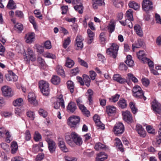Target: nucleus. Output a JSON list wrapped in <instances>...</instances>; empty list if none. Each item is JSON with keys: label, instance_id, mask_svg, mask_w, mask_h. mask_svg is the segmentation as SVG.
I'll return each mask as SVG.
<instances>
[{"label": "nucleus", "instance_id": "nucleus-32", "mask_svg": "<svg viewBox=\"0 0 161 161\" xmlns=\"http://www.w3.org/2000/svg\"><path fill=\"white\" fill-rule=\"evenodd\" d=\"M67 85L68 90L70 91L71 93H73L74 87V85L73 82L71 80H69L67 82Z\"/></svg>", "mask_w": 161, "mask_h": 161}, {"label": "nucleus", "instance_id": "nucleus-30", "mask_svg": "<svg viewBox=\"0 0 161 161\" xmlns=\"http://www.w3.org/2000/svg\"><path fill=\"white\" fill-rule=\"evenodd\" d=\"M126 60L125 61V63L129 67H132L134 65V62L131 59V56L128 55L126 57Z\"/></svg>", "mask_w": 161, "mask_h": 161}, {"label": "nucleus", "instance_id": "nucleus-47", "mask_svg": "<svg viewBox=\"0 0 161 161\" xmlns=\"http://www.w3.org/2000/svg\"><path fill=\"white\" fill-rule=\"evenodd\" d=\"M14 29L18 31L21 32L23 29V26L21 23H17L14 25Z\"/></svg>", "mask_w": 161, "mask_h": 161}, {"label": "nucleus", "instance_id": "nucleus-15", "mask_svg": "<svg viewBox=\"0 0 161 161\" xmlns=\"http://www.w3.org/2000/svg\"><path fill=\"white\" fill-rule=\"evenodd\" d=\"M47 142L50 152L51 153H53L55 151L56 148L55 143L52 140L50 139L47 140Z\"/></svg>", "mask_w": 161, "mask_h": 161}, {"label": "nucleus", "instance_id": "nucleus-58", "mask_svg": "<svg viewBox=\"0 0 161 161\" xmlns=\"http://www.w3.org/2000/svg\"><path fill=\"white\" fill-rule=\"evenodd\" d=\"M27 115L31 119L33 120L34 118L35 114L33 112L28 111L27 113Z\"/></svg>", "mask_w": 161, "mask_h": 161}, {"label": "nucleus", "instance_id": "nucleus-14", "mask_svg": "<svg viewBox=\"0 0 161 161\" xmlns=\"http://www.w3.org/2000/svg\"><path fill=\"white\" fill-rule=\"evenodd\" d=\"M35 34L34 32H29L25 36V39L27 43H31L33 41L35 38Z\"/></svg>", "mask_w": 161, "mask_h": 161}, {"label": "nucleus", "instance_id": "nucleus-35", "mask_svg": "<svg viewBox=\"0 0 161 161\" xmlns=\"http://www.w3.org/2000/svg\"><path fill=\"white\" fill-rule=\"evenodd\" d=\"M23 104V99L19 98L15 100L13 102V105L14 106H20Z\"/></svg>", "mask_w": 161, "mask_h": 161}, {"label": "nucleus", "instance_id": "nucleus-55", "mask_svg": "<svg viewBox=\"0 0 161 161\" xmlns=\"http://www.w3.org/2000/svg\"><path fill=\"white\" fill-rule=\"evenodd\" d=\"M44 157V154L42 153H41L38 154L36 158V161H41L43 159Z\"/></svg>", "mask_w": 161, "mask_h": 161}, {"label": "nucleus", "instance_id": "nucleus-54", "mask_svg": "<svg viewBox=\"0 0 161 161\" xmlns=\"http://www.w3.org/2000/svg\"><path fill=\"white\" fill-rule=\"evenodd\" d=\"M142 84L145 86H147L149 84V80L145 78H142Z\"/></svg>", "mask_w": 161, "mask_h": 161}, {"label": "nucleus", "instance_id": "nucleus-28", "mask_svg": "<svg viewBox=\"0 0 161 161\" xmlns=\"http://www.w3.org/2000/svg\"><path fill=\"white\" fill-rule=\"evenodd\" d=\"M74 62L73 60L68 57L66 58V62L65 64L66 67L69 68H71L74 65Z\"/></svg>", "mask_w": 161, "mask_h": 161}, {"label": "nucleus", "instance_id": "nucleus-4", "mask_svg": "<svg viewBox=\"0 0 161 161\" xmlns=\"http://www.w3.org/2000/svg\"><path fill=\"white\" fill-rule=\"evenodd\" d=\"M80 120V119L79 117L72 116L69 118L68 123L71 127H75L78 124H79Z\"/></svg>", "mask_w": 161, "mask_h": 161}, {"label": "nucleus", "instance_id": "nucleus-12", "mask_svg": "<svg viewBox=\"0 0 161 161\" xmlns=\"http://www.w3.org/2000/svg\"><path fill=\"white\" fill-rule=\"evenodd\" d=\"M84 39L82 36L78 35L76 38L75 46L77 47L82 48L83 46V41Z\"/></svg>", "mask_w": 161, "mask_h": 161}, {"label": "nucleus", "instance_id": "nucleus-37", "mask_svg": "<svg viewBox=\"0 0 161 161\" xmlns=\"http://www.w3.org/2000/svg\"><path fill=\"white\" fill-rule=\"evenodd\" d=\"M29 56H26L24 58L25 60L28 62L30 60L31 61H34L36 60V58L34 53H32L31 54H28Z\"/></svg>", "mask_w": 161, "mask_h": 161}, {"label": "nucleus", "instance_id": "nucleus-6", "mask_svg": "<svg viewBox=\"0 0 161 161\" xmlns=\"http://www.w3.org/2000/svg\"><path fill=\"white\" fill-rule=\"evenodd\" d=\"M125 128L122 123L119 122L116 123L114 128L115 134L118 135L122 134L124 131Z\"/></svg>", "mask_w": 161, "mask_h": 161}, {"label": "nucleus", "instance_id": "nucleus-21", "mask_svg": "<svg viewBox=\"0 0 161 161\" xmlns=\"http://www.w3.org/2000/svg\"><path fill=\"white\" fill-rule=\"evenodd\" d=\"M28 100L29 102L31 103L34 105H36V100L35 94L32 92L29 93L28 95Z\"/></svg>", "mask_w": 161, "mask_h": 161}, {"label": "nucleus", "instance_id": "nucleus-39", "mask_svg": "<svg viewBox=\"0 0 161 161\" xmlns=\"http://www.w3.org/2000/svg\"><path fill=\"white\" fill-rule=\"evenodd\" d=\"M7 7L10 9H14L16 8V5L13 0H9Z\"/></svg>", "mask_w": 161, "mask_h": 161}, {"label": "nucleus", "instance_id": "nucleus-8", "mask_svg": "<svg viewBox=\"0 0 161 161\" xmlns=\"http://www.w3.org/2000/svg\"><path fill=\"white\" fill-rule=\"evenodd\" d=\"M76 101L77 105L79 106V108L83 114L87 117H88L90 116V112L87 109L86 107H85L84 105L80 104L82 103L81 100L79 98L76 100Z\"/></svg>", "mask_w": 161, "mask_h": 161}, {"label": "nucleus", "instance_id": "nucleus-59", "mask_svg": "<svg viewBox=\"0 0 161 161\" xmlns=\"http://www.w3.org/2000/svg\"><path fill=\"white\" fill-rule=\"evenodd\" d=\"M115 25L114 23L109 24L108 27V31L112 33L114 30Z\"/></svg>", "mask_w": 161, "mask_h": 161}, {"label": "nucleus", "instance_id": "nucleus-44", "mask_svg": "<svg viewBox=\"0 0 161 161\" xmlns=\"http://www.w3.org/2000/svg\"><path fill=\"white\" fill-rule=\"evenodd\" d=\"M86 94L88 95V99L90 103V104L92 103V96L93 94V92L92 90L89 89L87 91Z\"/></svg>", "mask_w": 161, "mask_h": 161}, {"label": "nucleus", "instance_id": "nucleus-34", "mask_svg": "<svg viewBox=\"0 0 161 161\" xmlns=\"http://www.w3.org/2000/svg\"><path fill=\"white\" fill-rule=\"evenodd\" d=\"M51 81L53 84L58 85L60 83V79L58 76L54 75L52 77Z\"/></svg>", "mask_w": 161, "mask_h": 161}, {"label": "nucleus", "instance_id": "nucleus-23", "mask_svg": "<svg viewBox=\"0 0 161 161\" xmlns=\"http://www.w3.org/2000/svg\"><path fill=\"white\" fill-rule=\"evenodd\" d=\"M96 158V161H103L107 158V156L104 152H101L97 154Z\"/></svg>", "mask_w": 161, "mask_h": 161}, {"label": "nucleus", "instance_id": "nucleus-36", "mask_svg": "<svg viewBox=\"0 0 161 161\" xmlns=\"http://www.w3.org/2000/svg\"><path fill=\"white\" fill-rule=\"evenodd\" d=\"M83 77L85 85L87 87H89L90 85V83L91 82L90 78L89 76L86 75H83Z\"/></svg>", "mask_w": 161, "mask_h": 161}, {"label": "nucleus", "instance_id": "nucleus-19", "mask_svg": "<svg viewBox=\"0 0 161 161\" xmlns=\"http://www.w3.org/2000/svg\"><path fill=\"white\" fill-rule=\"evenodd\" d=\"M76 2L75 3L77 4L74 6V8L75 10L78 11L79 14H82L83 13L82 4L79 0H76Z\"/></svg>", "mask_w": 161, "mask_h": 161}, {"label": "nucleus", "instance_id": "nucleus-16", "mask_svg": "<svg viewBox=\"0 0 161 161\" xmlns=\"http://www.w3.org/2000/svg\"><path fill=\"white\" fill-rule=\"evenodd\" d=\"M58 145L61 149L64 152L68 151V149L66 147L65 143L63 138L59 137L58 138Z\"/></svg>", "mask_w": 161, "mask_h": 161}, {"label": "nucleus", "instance_id": "nucleus-62", "mask_svg": "<svg viewBox=\"0 0 161 161\" xmlns=\"http://www.w3.org/2000/svg\"><path fill=\"white\" fill-rule=\"evenodd\" d=\"M147 60L146 61H144L143 63H147L148 64V66L151 69H153V63L152 61H151L150 59L147 58Z\"/></svg>", "mask_w": 161, "mask_h": 161}, {"label": "nucleus", "instance_id": "nucleus-24", "mask_svg": "<svg viewBox=\"0 0 161 161\" xmlns=\"http://www.w3.org/2000/svg\"><path fill=\"white\" fill-rule=\"evenodd\" d=\"M119 107L122 108H124L127 106L126 100L123 98H120L117 103Z\"/></svg>", "mask_w": 161, "mask_h": 161}, {"label": "nucleus", "instance_id": "nucleus-50", "mask_svg": "<svg viewBox=\"0 0 161 161\" xmlns=\"http://www.w3.org/2000/svg\"><path fill=\"white\" fill-rule=\"evenodd\" d=\"M143 91L141 87L138 86H135L132 89L133 93Z\"/></svg>", "mask_w": 161, "mask_h": 161}, {"label": "nucleus", "instance_id": "nucleus-51", "mask_svg": "<svg viewBox=\"0 0 161 161\" xmlns=\"http://www.w3.org/2000/svg\"><path fill=\"white\" fill-rule=\"evenodd\" d=\"M42 136L37 131L35 132V134L34 136V139L36 142L39 141L41 139Z\"/></svg>", "mask_w": 161, "mask_h": 161}, {"label": "nucleus", "instance_id": "nucleus-29", "mask_svg": "<svg viewBox=\"0 0 161 161\" xmlns=\"http://www.w3.org/2000/svg\"><path fill=\"white\" fill-rule=\"evenodd\" d=\"M116 111V108L113 106H108L106 107V111L109 115L115 113Z\"/></svg>", "mask_w": 161, "mask_h": 161}, {"label": "nucleus", "instance_id": "nucleus-1", "mask_svg": "<svg viewBox=\"0 0 161 161\" xmlns=\"http://www.w3.org/2000/svg\"><path fill=\"white\" fill-rule=\"evenodd\" d=\"M65 139L67 143L71 146H73L75 144L80 146L82 142L81 138L75 132H72L70 136L66 135Z\"/></svg>", "mask_w": 161, "mask_h": 161}, {"label": "nucleus", "instance_id": "nucleus-40", "mask_svg": "<svg viewBox=\"0 0 161 161\" xmlns=\"http://www.w3.org/2000/svg\"><path fill=\"white\" fill-rule=\"evenodd\" d=\"M56 69L58 74H59L63 77L64 76V72L61 66L60 65L57 66Z\"/></svg>", "mask_w": 161, "mask_h": 161}, {"label": "nucleus", "instance_id": "nucleus-27", "mask_svg": "<svg viewBox=\"0 0 161 161\" xmlns=\"http://www.w3.org/2000/svg\"><path fill=\"white\" fill-rule=\"evenodd\" d=\"M87 33L88 37L90 38L88 41L87 43L89 44H90L93 41V37L94 36V33L90 29L87 30Z\"/></svg>", "mask_w": 161, "mask_h": 161}, {"label": "nucleus", "instance_id": "nucleus-11", "mask_svg": "<svg viewBox=\"0 0 161 161\" xmlns=\"http://www.w3.org/2000/svg\"><path fill=\"white\" fill-rule=\"evenodd\" d=\"M3 95L6 97H11L13 95V92L11 88L8 86H4L2 88Z\"/></svg>", "mask_w": 161, "mask_h": 161}, {"label": "nucleus", "instance_id": "nucleus-64", "mask_svg": "<svg viewBox=\"0 0 161 161\" xmlns=\"http://www.w3.org/2000/svg\"><path fill=\"white\" fill-rule=\"evenodd\" d=\"M158 133L159 135L157 137L156 140L157 142L159 144L161 143V130H159Z\"/></svg>", "mask_w": 161, "mask_h": 161}, {"label": "nucleus", "instance_id": "nucleus-5", "mask_svg": "<svg viewBox=\"0 0 161 161\" xmlns=\"http://www.w3.org/2000/svg\"><path fill=\"white\" fill-rule=\"evenodd\" d=\"M60 105L63 108H65L64 101L62 95H60L58 96L57 101L54 102L53 106L54 108L58 109L59 108Z\"/></svg>", "mask_w": 161, "mask_h": 161}, {"label": "nucleus", "instance_id": "nucleus-45", "mask_svg": "<svg viewBox=\"0 0 161 161\" xmlns=\"http://www.w3.org/2000/svg\"><path fill=\"white\" fill-rule=\"evenodd\" d=\"M106 148V146L100 142L97 143L95 146V148L96 150H99Z\"/></svg>", "mask_w": 161, "mask_h": 161}, {"label": "nucleus", "instance_id": "nucleus-3", "mask_svg": "<svg viewBox=\"0 0 161 161\" xmlns=\"http://www.w3.org/2000/svg\"><path fill=\"white\" fill-rule=\"evenodd\" d=\"M39 85L41 91L44 95L47 96L49 94L50 90L49 84L46 81L41 80L39 81Z\"/></svg>", "mask_w": 161, "mask_h": 161}, {"label": "nucleus", "instance_id": "nucleus-56", "mask_svg": "<svg viewBox=\"0 0 161 161\" xmlns=\"http://www.w3.org/2000/svg\"><path fill=\"white\" fill-rule=\"evenodd\" d=\"M44 47L47 49H50L52 47L51 42L49 41H47L44 43Z\"/></svg>", "mask_w": 161, "mask_h": 161}, {"label": "nucleus", "instance_id": "nucleus-48", "mask_svg": "<svg viewBox=\"0 0 161 161\" xmlns=\"http://www.w3.org/2000/svg\"><path fill=\"white\" fill-rule=\"evenodd\" d=\"M70 42L71 40L69 37H68L67 38L65 39L63 44V46L64 48L66 49L70 43Z\"/></svg>", "mask_w": 161, "mask_h": 161}, {"label": "nucleus", "instance_id": "nucleus-31", "mask_svg": "<svg viewBox=\"0 0 161 161\" xmlns=\"http://www.w3.org/2000/svg\"><path fill=\"white\" fill-rule=\"evenodd\" d=\"M129 7L133 8L135 10H137L140 7V4L134 1H131L129 3Z\"/></svg>", "mask_w": 161, "mask_h": 161}, {"label": "nucleus", "instance_id": "nucleus-61", "mask_svg": "<svg viewBox=\"0 0 161 161\" xmlns=\"http://www.w3.org/2000/svg\"><path fill=\"white\" fill-rule=\"evenodd\" d=\"M34 13L36 17L40 19H42V15L41 14V12L39 10H35L34 11Z\"/></svg>", "mask_w": 161, "mask_h": 161}, {"label": "nucleus", "instance_id": "nucleus-46", "mask_svg": "<svg viewBox=\"0 0 161 161\" xmlns=\"http://www.w3.org/2000/svg\"><path fill=\"white\" fill-rule=\"evenodd\" d=\"M78 62L81 66H83L86 68H87L88 67V65L87 63L80 58H78Z\"/></svg>", "mask_w": 161, "mask_h": 161}, {"label": "nucleus", "instance_id": "nucleus-53", "mask_svg": "<svg viewBox=\"0 0 161 161\" xmlns=\"http://www.w3.org/2000/svg\"><path fill=\"white\" fill-rule=\"evenodd\" d=\"M105 33L104 32H102L100 34V40L102 44H103L105 42Z\"/></svg>", "mask_w": 161, "mask_h": 161}, {"label": "nucleus", "instance_id": "nucleus-9", "mask_svg": "<svg viewBox=\"0 0 161 161\" xmlns=\"http://www.w3.org/2000/svg\"><path fill=\"white\" fill-rule=\"evenodd\" d=\"M123 119L128 123H131L132 121V118L130 112L126 110L122 112Z\"/></svg>", "mask_w": 161, "mask_h": 161}, {"label": "nucleus", "instance_id": "nucleus-25", "mask_svg": "<svg viewBox=\"0 0 161 161\" xmlns=\"http://www.w3.org/2000/svg\"><path fill=\"white\" fill-rule=\"evenodd\" d=\"M133 95L134 97L137 98H143L144 100H146L147 99L146 97L144 95L143 91L133 93Z\"/></svg>", "mask_w": 161, "mask_h": 161}, {"label": "nucleus", "instance_id": "nucleus-13", "mask_svg": "<svg viewBox=\"0 0 161 161\" xmlns=\"http://www.w3.org/2000/svg\"><path fill=\"white\" fill-rule=\"evenodd\" d=\"M6 79L8 81H16L17 80L18 77L12 71H10L9 73L5 75Z\"/></svg>", "mask_w": 161, "mask_h": 161}, {"label": "nucleus", "instance_id": "nucleus-22", "mask_svg": "<svg viewBox=\"0 0 161 161\" xmlns=\"http://www.w3.org/2000/svg\"><path fill=\"white\" fill-rule=\"evenodd\" d=\"M68 111L70 112L73 113L76 109L75 103L72 102H71L67 106Z\"/></svg>", "mask_w": 161, "mask_h": 161}, {"label": "nucleus", "instance_id": "nucleus-63", "mask_svg": "<svg viewBox=\"0 0 161 161\" xmlns=\"http://www.w3.org/2000/svg\"><path fill=\"white\" fill-rule=\"evenodd\" d=\"M25 138L26 140L28 141L30 140L31 136L30 132L28 130H27L25 133Z\"/></svg>", "mask_w": 161, "mask_h": 161}, {"label": "nucleus", "instance_id": "nucleus-43", "mask_svg": "<svg viewBox=\"0 0 161 161\" xmlns=\"http://www.w3.org/2000/svg\"><path fill=\"white\" fill-rule=\"evenodd\" d=\"M129 106L133 113L134 114H136L137 111V109L136 107L135 104L131 102L129 103Z\"/></svg>", "mask_w": 161, "mask_h": 161}, {"label": "nucleus", "instance_id": "nucleus-20", "mask_svg": "<svg viewBox=\"0 0 161 161\" xmlns=\"http://www.w3.org/2000/svg\"><path fill=\"white\" fill-rule=\"evenodd\" d=\"M92 7L94 9L97 8V6L104 5V0H92Z\"/></svg>", "mask_w": 161, "mask_h": 161}, {"label": "nucleus", "instance_id": "nucleus-49", "mask_svg": "<svg viewBox=\"0 0 161 161\" xmlns=\"http://www.w3.org/2000/svg\"><path fill=\"white\" fill-rule=\"evenodd\" d=\"M113 5L116 7L119 8L122 6L123 3L122 2L113 0Z\"/></svg>", "mask_w": 161, "mask_h": 161}, {"label": "nucleus", "instance_id": "nucleus-42", "mask_svg": "<svg viewBox=\"0 0 161 161\" xmlns=\"http://www.w3.org/2000/svg\"><path fill=\"white\" fill-rule=\"evenodd\" d=\"M12 153H15L17 151L18 148V146L17 143L16 142H13L11 143V146Z\"/></svg>", "mask_w": 161, "mask_h": 161}, {"label": "nucleus", "instance_id": "nucleus-33", "mask_svg": "<svg viewBox=\"0 0 161 161\" xmlns=\"http://www.w3.org/2000/svg\"><path fill=\"white\" fill-rule=\"evenodd\" d=\"M143 42L141 40H138L136 44H132L133 50L134 51L135 48H139L141 47L143 45Z\"/></svg>", "mask_w": 161, "mask_h": 161}, {"label": "nucleus", "instance_id": "nucleus-57", "mask_svg": "<svg viewBox=\"0 0 161 161\" xmlns=\"http://www.w3.org/2000/svg\"><path fill=\"white\" fill-rule=\"evenodd\" d=\"M39 113L44 118L46 117L47 115V112L43 109H40L39 111Z\"/></svg>", "mask_w": 161, "mask_h": 161}, {"label": "nucleus", "instance_id": "nucleus-41", "mask_svg": "<svg viewBox=\"0 0 161 161\" xmlns=\"http://www.w3.org/2000/svg\"><path fill=\"white\" fill-rule=\"evenodd\" d=\"M115 141L117 146L121 152L124 151V149L122 147L123 145L120 140L118 138H115Z\"/></svg>", "mask_w": 161, "mask_h": 161}, {"label": "nucleus", "instance_id": "nucleus-17", "mask_svg": "<svg viewBox=\"0 0 161 161\" xmlns=\"http://www.w3.org/2000/svg\"><path fill=\"white\" fill-rule=\"evenodd\" d=\"M113 78L114 80L120 84H123L126 82V80L122 78L119 74H114L113 76Z\"/></svg>", "mask_w": 161, "mask_h": 161}, {"label": "nucleus", "instance_id": "nucleus-38", "mask_svg": "<svg viewBox=\"0 0 161 161\" xmlns=\"http://www.w3.org/2000/svg\"><path fill=\"white\" fill-rule=\"evenodd\" d=\"M125 17L126 18H128V19L133 20V11L131 9H129L126 11Z\"/></svg>", "mask_w": 161, "mask_h": 161}, {"label": "nucleus", "instance_id": "nucleus-2", "mask_svg": "<svg viewBox=\"0 0 161 161\" xmlns=\"http://www.w3.org/2000/svg\"><path fill=\"white\" fill-rule=\"evenodd\" d=\"M119 47L118 45L113 43L110 47L107 49L106 53L112 58H116Z\"/></svg>", "mask_w": 161, "mask_h": 161}, {"label": "nucleus", "instance_id": "nucleus-52", "mask_svg": "<svg viewBox=\"0 0 161 161\" xmlns=\"http://www.w3.org/2000/svg\"><path fill=\"white\" fill-rule=\"evenodd\" d=\"M133 20L128 19V18H126L125 20V21L126 25L128 26L129 28H132L133 26L131 22V21Z\"/></svg>", "mask_w": 161, "mask_h": 161}, {"label": "nucleus", "instance_id": "nucleus-26", "mask_svg": "<svg viewBox=\"0 0 161 161\" xmlns=\"http://www.w3.org/2000/svg\"><path fill=\"white\" fill-rule=\"evenodd\" d=\"M134 29L137 34L140 37H142L143 35V33L140 26L138 25H135Z\"/></svg>", "mask_w": 161, "mask_h": 161}, {"label": "nucleus", "instance_id": "nucleus-7", "mask_svg": "<svg viewBox=\"0 0 161 161\" xmlns=\"http://www.w3.org/2000/svg\"><path fill=\"white\" fill-rule=\"evenodd\" d=\"M142 6L143 9L146 12L151 10L153 7L152 3L150 0H143Z\"/></svg>", "mask_w": 161, "mask_h": 161}, {"label": "nucleus", "instance_id": "nucleus-18", "mask_svg": "<svg viewBox=\"0 0 161 161\" xmlns=\"http://www.w3.org/2000/svg\"><path fill=\"white\" fill-rule=\"evenodd\" d=\"M136 55L138 58L143 62L147 60V58L146 57V55L145 52L143 51H140L136 53Z\"/></svg>", "mask_w": 161, "mask_h": 161}, {"label": "nucleus", "instance_id": "nucleus-10", "mask_svg": "<svg viewBox=\"0 0 161 161\" xmlns=\"http://www.w3.org/2000/svg\"><path fill=\"white\" fill-rule=\"evenodd\" d=\"M152 106L153 111L156 113H161V104L157 100H154L152 103Z\"/></svg>", "mask_w": 161, "mask_h": 161}, {"label": "nucleus", "instance_id": "nucleus-60", "mask_svg": "<svg viewBox=\"0 0 161 161\" xmlns=\"http://www.w3.org/2000/svg\"><path fill=\"white\" fill-rule=\"evenodd\" d=\"M15 14L16 16L19 18H22L24 17V14L22 12L19 10H17L15 12Z\"/></svg>", "mask_w": 161, "mask_h": 161}]
</instances>
